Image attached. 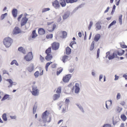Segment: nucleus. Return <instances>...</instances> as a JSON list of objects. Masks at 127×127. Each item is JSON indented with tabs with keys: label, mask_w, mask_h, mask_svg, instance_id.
<instances>
[{
	"label": "nucleus",
	"mask_w": 127,
	"mask_h": 127,
	"mask_svg": "<svg viewBox=\"0 0 127 127\" xmlns=\"http://www.w3.org/2000/svg\"><path fill=\"white\" fill-rule=\"evenodd\" d=\"M33 58L32 52H29L27 55L25 56L24 59L27 61H30Z\"/></svg>",
	"instance_id": "obj_4"
},
{
	"label": "nucleus",
	"mask_w": 127,
	"mask_h": 127,
	"mask_svg": "<svg viewBox=\"0 0 127 127\" xmlns=\"http://www.w3.org/2000/svg\"><path fill=\"white\" fill-rule=\"evenodd\" d=\"M12 42V39L9 37L5 38L3 40L4 44L6 47H9Z\"/></svg>",
	"instance_id": "obj_2"
},
{
	"label": "nucleus",
	"mask_w": 127,
	"mask_h": 127,
	"mask_svg": "<svg viewBox=\"0 0 127 127\" xmlns=\"http://www.w3.org/2000/svg\"><path fill=\"white\" fill-rule=\"evenodd\" d=\"M3 74H7L9 75L8 73L5 70H3Z\"/></svg>",
	"instance_id": "obj_62"
},
{
	"label": "nucleus",
	"mask_w": 127,
	"mask_h": 127,
	"mask_svg": "<svg viewBox=\"0 0 127 127\" xmlns=\"http://www.w3.org/2000/svg\"><path fill=\"white\" fill-rule=\"evenodd\" d=\"M110 8L109 7H108L106 10H105L104 12V13H105L108 12L109 11V9Z\"/></svg>",
	"instance_id": "obj_58"
},
{
	"label": "nucleus",
	"mask_w": 127,
	"mask_h": 127,
	"mask_svg": "<svg viewBox=\"0 0 127 127\" xmlns=\"http://www.w3.org/2000/svg\"><path fill=\"white\" fill-rule=\"evenodd\" d=\"M34 68L33 64H31L27 68V69L29 72H31L33 71Z\"/></svg>",
	"instance_id": "obj_12"
},
{
	"label": "nucleus",
	"mask_w": 127,
	"mask_h": 127,
	"mask_svg": "<svg viewBox=\"0 0 127 127\" xmlns=\"http://www.w3.org/2000/svg\"><path fill=\"white\" fill-rule=\"evenodd\" d=\"M38 32L39 34L42 35L45 34V31L43 29L39 28L38 29Z\"/></svg>",
	"instance_id": "obj_19"
},
{
	"label": "nucleus",
	"mask_w": 127,
	"mask_h": 127,
	"mask_svg": "<svg viewBox=\"0 0 127 127\" xmlns=\"http://www.w3.org/2000/svg\"><path fill=\"white\" fill-rule=\"evenodd\" d=\"M61 88V87H59L58 89L56 91V93H60H60L61 92V90H62Z\"/></svg>",
	"instance_id": "obj_42"
},
{
	"label": "nucleus",
	"mask_w": 127,
	"mask_h": 127,
	"mask_svg": "<svg viewBox=\"0 0 127 127\" xmlns=\"http://www.w3.org/2000/svg\"><path fill=\"white\" fill-rule=\"evenodd\" d=\"M60 93H57L54 94L53 96V100H56L58 99L60 97Z\"/></svg>",
	"instance_id": "obj_17"
},
{
	"label": "nucleus",
	"mask_w": 127,
	"mask_h": 127,
	"mask_svg": "<svg viewBox=\"0 0 127 127\" xmlns=\"http://www.w3.org/2000/svg\"><path fill=\"white\" fill-rule=\"evenodd\" d=\"M39 74V72L38 71H37L34 74V76L36 78H37Z\"/></svg>",
	"instance_id": "obj_43"
},
{
	"label": "nucleus",
	"mask_w": 127,
	"mask_h": 127,
	"mask_svg": "<svg viewBox=\"0 0 127 127\" xmlns=\"http://www.w3.org/2000/svg\"><path fill=\"white\" fill-rule=\"evenodd\" d=\"M115 78L114 79V80L115 81H116L119 78V77L118 76H117L116 75H115Z\"/></svg>",
	"instance_id": "obj_57"
},
{
	"label": "nucleus",
	"mask_w": 127,
	"mask_h": 127,
	"mask_svg": "<svg viewBox=\"0 0 127 127\" xmlns=\"http://www.w3.org/2000/svg\"><path fill=\"white\" fill-rule=\"evenodd\" d=\"M6 81H7L10 84V85L8 86L9 88L11 87L12 85H15L16 84V83L15 82H13L12 80L11 79H7Z\"/></svg>",
	"instance_id": "obj_9"
},
{
	"label": "nucleus",
	"mask_w": 127,
	"mask_h": 127,
	"mask_svg": "<svg viewBox=\"0 0 127 127\" xmlns=\"http://www.w3.org/2000/svg\"><path fill=\"white\" fill-rule=\"evenodd\" d=\"M18 50L19 51L22 53L23 54L26 53V50L25 48L22 47H20L18 48Z\"/></svg>",
	"instance_id": "obj_21"
},
{
	"label": "nucleus",
	"mask_w": 127,
	"mask_h": 127,
	"mask_svg": "<svg viewBox=\"0 0 127 127\" xmlns=\"http://www.w3.org/2000/svg\"><path fill=\"white\" fill-rule=\"evenodd\" d=\"M36 108V106L34 105V106L33 109V114H35V113Z\"/></svg>",
	"instance_id": "obj_46"
},
{
	"label": "nucleus",
	"mask_w": 127,
	"mask_h": 127,
	"mask_svg": "<svg viewBox=\"0 0 127 127\" xmlns=\"http://www.w3.org/2000/svg\"><path fill=\"white\" fill-rule=\"evenodd\" d=\"M85 4L84 3H82L78 6L77 7L78 8H82L84 6Z\"/></svg>",
	"instance_id": "obj_52"
},
{
	"label": "nucleus",
	"mask_w": 127,
	"mask_h": 127,
	"mask_svg": "<svg viewBox=\"0 0 127 127\" xmlns=\"http://www.w3.org/2000/svg\"><path fill=\"white\" fill-rule=\"evenodd\" d=\"M78 9V8L77 7L75 8L73 10L72 12L73 13H75Z\"/></svg>",
	"instance_id": "obj_61"
},
{
	"label": "nucleus",
	"mask_w": 127,
	"mask_h": 127,
	"mask_svg": "<svg viewBox=\"0 0 127 127\" xmlns=\"http://www.w3.org/2000/svg\"><path fill=\"white\" fill-rule=\"evenodd\" d=\"M121 47L123 48H127V46L123 44H120Z\"/></svg>",
	"instance_id": "obj_53"
},
{
	"label": "nucleus",
	"mask_w": 127,
	"mask_h": 127,
	"mask_svg": "<svg viewBox=\"0 0 127 127\" xmlns=\"http://www.w3.org/2000/svg\"><path fill=\"white\" fill-rule=\"evenodd\" d=\"M67 3H73L77 2L78 0H65Z\"/></svg>",
	"instance_id": "obj_25"
},
{
	"label": "nucleus",
	"mask_w": 127,
	"mask_h": 127,
	"mask_svg": "<svg viewBox=\"0 0 127 127\" xmlns=\"http://www.w3.org/2000/svg\"><path fill=\"white\" fill-rule=\"evenodd\" d=\"M56 65L57 64H53L52 65L51 67L53 68H54L56 67Z\"/></svg>",
	"instance_id": "obj_60"
},
{
	"label": "nucleus",
	"mask_w": 127,
	"mask_h": 127,
	"mask_svg": "<svg viewBox=\"0 0 127 127\" xmlns=\"http://www.w3.org/2000/svg\"><path fill=\"white\" fill-rule=\"evenodd\" d=\"M53 37V34H51L46 36V38H51Z\"/></svg>",
	"instance_id": "obj_48"
},
{
	"label": "nucleus",
	"mask_w": 127,
	"mask_h": 127,
	"mask_svg": "<svg viewBox=\"0 0 127 127\" xmlns=\"http://www.w3.org/2000/svg\"><path fill=\"white\" fill-rule=\"evenodd\" d=\"M100 35L99 34H97L95 36L94 40L95 41H98L100 38Z\"/></svg>",
	"instance_id": "obj_24"
},
{
	"label": "nucleus",
	"mask_w": 127,
	"mask_h": 127,
	"mask_svg": "<svg viewBox=\"0 0 127 127\" xmlns=\"http://www.w3.org/2000/svg\"><path fill=\"white\" fill-rule=\"evenodd\" d=\"M63 70V68H59L57 70V75H59L62 72Z\"/></svg>",
	"instance_id": "obj_31"
},
{
	"label": "nucleus",
	"mask_w": 127,
	"mask_h": 127,
	"mask_svg": "<svg viewBox=\"0 0 127 127\" xmlns=\"http://www.w3.org/2000/svg\"><path fill=\"white\" fill-rule=\"evenodd\" d=\"M2 118L4 121H7V115L6 113H4L2 115Z\"/></svg>",
	"instance_id": "obj_30"
},
{
	"label": "nucleus",
	"mask_w": 127,
	"mask_h": 127,
	"mask_svg": "<svg viewBox=\"0 0 127 127\" xmlns=\"http://www.w3.org/2000/svg\"><path fill=\"white\" fill-rule=\"evenodd\" d=\"M66 111V107L65 108H63L62 111V112L63 113H64Z\"/></svg>",
	"instance_id": "obj_64"
},
{
	"label": "nucleus",
	"mask_w": 127,
	"mask_h": 127,
	"mask_svg": "<svg viewBox=\"0 0 127 127\" xmlns=\"http://www.w3.org/2000/svg\"><path fill=\"white\" fill-rule=\"evenodd\" d=\"M51 52V47H49L45 51V53L47 55L50 54H49Z\"/></svg>",
	"instance_id": "obj_29"
},
{
	"label": "nucleus",
	"mask_w": 127,
	"mask_h": 127,
	"mask_svg": "<svg viewBox=\"0 0 127 127\" xmlns=\"http://www.w3.org/2000/svg\"><path fill=\"white\" fill-rule=\"evenodd\" d=\"M71 49L68 47H67L66 49V54L67 55H69L70 54L71 52Z\"/></svg>",
	"instance_id": "obj_26"
},
{
	"label": "nucleus",
	"mask_w": 127,
	"mask_h": 127,
	"mask_svg": "<svg viewBox=\"0 0 127 127\" xmlns=\"http://www.w3.org/2000/svg\"><path fill=\"white\" fill-rule=\"evenodd\" d=\"M95 44V42L93 41L91 45V47L90 49V50L91 51L94 48V45Z\"/></svg>",
	"instance_id": "obj_36"
},
{
	"label": "nucleus",
	"mask_w": 127,
	"mask_h": 127,
	"mask_svg": "<svg viewBox=\"0 0 127 127\" xmlns=\"http://www.w3.org/2000/svg\"><path fill=\"white\" fill-rule=\"evenodd\" d=\"M76 105L78 108L81 112L83 113L85 112V111L83 109V107L80 104H76Z\"/></svg>",
	"instance_id": "obj_22"
},
{
	"label": "nucleus",
	"mask_w": 127,
	"mask_h": 127,
	"mask_svg": "<svg viewBox=\"0 0 127 127\" xmlns=\"http://www.w3.org/2000/svg\"><path fill=\"white\" fill-rule=\"evenodd\" d=\"M56 25L55 24H54L51 25V26H49V28L47 29L48 31L49 32L53 31L56 28Z\"/></svg>",
	"instance_id": "obj_11"
},
{
	"label": "nucleus",
	"mask_w": 127,
	"mask_h": 127,
	"mask_svg": "<svg viewBox=\"0 0 127 127\" xmlns=\"http://www.w3.org/2000/svg\"><path fill=\"white\" fill-rule=\"evenodd\" d=\"M71 77V74H67L63 77V81L64 82H68L69 81Z\"/></svg>",
	"instance_id": "obj_6"
},
{
	"label": "nucleus",
	"mask_w": 127,
	"mask_h": 127,
	"mask_svg": "<svg viewBox=\"0 0 127 127\" xmlns=\"http://www.w3.org/2000/svg\"><path fill=\"white\" fill-rule=\"evenodd\" d=\"M122 15H121L120 16H119V22L121 25L122 24Z\"/></svg>",
	"instance_id": "obj_45"
},
{
	"label": "nucleus",
	"mask_w": 127,
	"mask_h": 127,
	"mask_svg": "<svg viewBox=\"0 0 127 127\" xmlns=\"http://www.w3.org/2000/svg\"><path fill=\"white\" fill-rule=\"evenodd\" d=\"M80 85L79 84L76 83L75 85L73 86L72 88V90L74 89V92L75 93L77 94L79 93L80 88L79 87Z\"/></svg>",
	"instance_id": "obj_5"
},
{
	"label": "nucleus",
	"mask_w": 127,
	"mask_h": 127,
	"mask_svg": "<svg viewBox=\"0 0 127 127\" xmlns=\"http://www.w3.org/2000/svg\"><path fill=\"white\" fill-rule=\"evenodd\" d=\"M100 22H97L95 24V29L96 31L100 30L101 28V26L100 25Z\"/></svg>",
	"instance_id": "obj_16"
},
{
	"label": "nucleus",
	"mask_w": 127,
	"mask_h": 127,
	"mask_svg": "<svg viewBox=\"0 0 127 127\" xmlns=\"http://www.w3.org/2000/svg\"><path fill=\"white\" fill-rule=\"evenodd\" d=\"M50 9L49 8H44L42 9V12L44 13L46 12L47 11L49 10Z\"/></svg>",
	"instance_id": "obj_41"
},
{
	"label": "nucleus",
	"mask_w": 127,
	"mask_h": 127,
	"mask_svg": "<svg viewBox=\"0 0 127 127\" xmlns=\"http://www.w3.org/2000/svg\"><path fill=\"white\" fill-rule=\"evenodd\" d=\"M12 15L15 18L17 17V10L16 9H14L12 11Z\"/></svg>",
	"instance_id": "obj_18"
},
{
	"label": "nucleus",
	"mask_w": 127,
	"mask_h": 127,
	"mask_svg": "<svg viewBox=\"0 0 127 127\" xmlns=\"http://www.w3.org/2000/svg\"><path fill=\"white\" fill-rule=\"evenodd\" d=\"M53 5L56 9L60 7L59 3L57 1H55L53 2Z\"/></svg>",
	"instance_id": "obj_13"
},
{
	"label": "nucleus",
	"mask_w": 127,
	"mask_h": 127,
	"mask_svg": "<svg viewBox=\"0 0 127 127\" xmlns=\"http://www.w3.org/2000/svg\"><path fill=\"white\" fill-rule=\"evenodd\" d=\"M93 22L91 21L90 22V24L89 25V26L88 27V29L89 30H90L91 28L93 25Z\"/></svg>",
	"instance_id": "obj_44"
},
{
	"label": "nucleus",
	"mask_w": 127,
	"mask_h": 127,
	"mask_svg": "<svg viewBox=\"0 0 127 127\" xmlns=\"http://www.w3.org/2000/svg\"><path fill=\"white\" fill-rule=\"evenodd\" d=\"M110 52L109 51H108L106 53V55L105 57L106 58H108V57L110 55Z\"/></svg>",
	"instance_id": "obj_54"
},
{
	"label": "nucleus",
	"mask_w": 127,
	"mask_h": 127,
	"mask_svg": "<svg viewBox=\"0 0 127 127\" xmlns=\"http://www.w3.org/2000/svg\"><path fill=\"white\" fill-rule=\"evenodd\" d=\"M117 54L115 53H113L112 55H109L108 57V58L109 60H111L113 59L115 57H117Z\"/></svg>",
	"instance_id": "obj_14"
},
{
	"label": "nucleus",
	"mask_w": 127,
	"mask_h": 127,
	"mask_svg": "<svg viewBox=\"0 0 127 127\" xmlns=\"http://www.w3.org/2000/svg\"><path fill=\"white\" fill-rule=\"evenodd\" d=\"M103 77V75L102 74L100 75L99 77V81H101V79Z\"/></svg>",
	"instance_id": "obj_55"
},
{
	"label": "nucleus",
	"mask_w": 127,
	"mask_h": 127,
	"mask_svg": "<svg viewBox=\"0 0 127 127\" xmlns=\"http://www.w3.org/2000/svg\"><path fill=\"white\" fill-rule=\"evenodd\" d=\"M23 15L22 14H21V15H20L18 18V20L19 21H20V19L22 18Z\"/></svg>",
	"instance_id": "obj_56"
},
{
	"label": "nucleus",
	"mask_w": 127,
	"mask_h": 127,
	"mask_svg": "<svg viewBox=\"0 0 127 127\" xmlns=\"http://www.w3.org/2000/svg\"><path fill=\"white\" fill-rule=\"evenodd\" d=\"M121 97V95L120 93H118L116 96V99L117 100H118L120 99Z\"/></svg>",
	"instance_id": "obj_40"
},
{
	"label": "nucleus",
	"mask_w": 127,
	"mask_h": 127,
	"mask_svg": "<svg viewBox=\"0 0 127 127\" xmlns=\"http://www.w3.org/2000/svg\"><path fill=\"white\" fill-rule=\"evenodd\" d=\"M61 32L63 35V38L66 37L67 35V32L65 31H61Z\"/></svg>",
	"instance_id": "obj_37"
},
{
	"label": "nucleus",
	"mask_w": 127,
	"mask_h": 127,
	"mask_svg": "<svg viewBox=\"0 0 127 127\" xmlns=\"http://www.w3.org/2000/svg\"><path fill=\"white\" fill-rule=\"evenodd\" d=\"M103 127H111V125L109 124H107L104 125Z\"/></svg>",
	"instance_id": "obj_50"
},
{
	"label": "nucleus",
	"mask_w": 127,
	"mask_h": 127,
	"mask_svg": "<svg viewBox=\"0 0 127 127\" xmlns=\"http://www.w3.org/2000/svg\"><path fill=\"white\" fill-rule=\"evenodd\" d=\"M32 34V38H34L37 36L35 30H34L33 31Z\"/></svg>",
	"instance_id": "obj_34"
},
{
	"label": "nucleus",
	"mask_w": 127,
	"mask_h": 127,
	"mask_svg": "<svg viewBox=\"0 0 127 127\" xmlns=\"http://www.w3.org/2000/svg\"><path fill=\"white\" fill-rule=\"evenodd\" d=\"M28 20V19L26 17H23L22 19L21 22V26H22L25 25Z\"/></svg>",
	"instance_id": "obj_7"
},
{
	"label": "nucleus",
	"mask_w": 127,
	"mask_h": 127,
	"mask_svg": "<svg viewBox=\"0 0 127 127\" xmlns=\"http://www.w3.org/2000/svg\"><path fill=\"white\" fill-rule=\"evenodd\" d=\"M100 50L99 48L97 50V58H98L99 56V54L100 53Z\"/></svg>",
	"instance_id": "obj_51"
},
{
	"label": "nucleus",
	"mask_w": 127,
	"mask_h": 127,
	"mask_svg": "<svg viewBox=\"0 0 127 127\" xmlns=\"http://www.w3.org/2000/svg\"><path fill=\"white\" fill-rule=\"evenodd\" d=\"M32 90L31 92L33 95L36 96L39 95V90L36 86L33 85L32 86Z\"/></svg>",
	"instance_id": "obj_3"
},
{
	"label": "nucleus",
	"mask_w": 127,
	"mask_h": 127,
	"mask_svg": "<svg viewBox=\"0 0 127 127\" xmlns=\"http://www.w3.org/2000/svg\"><path fill=\"white\" fill-rule=\"evenodd\" d=\"M125 51L124 50H121L118 52V55L119 56H121L123 54Z\"/></svg>",
	"instance_id": "obj_35"
},
{
	"label": "nucleus",
	"mask_w": 127,
	"mask_h": 127,
	"mask_svg": "<svg viewBox=\"0 0 127 127\" xmlns=\"http://www.w3.org/2000/svg\"><path fill=\"white\" fill-rule=\"evenodd\" d=\"M70 15V12L69 11H67L64 13L63 17V19H65L68 17Z\"/></svg>",
	"instance_id": "obj_15"
},
{
	"label": "nucleus",
	"mask_w": 127,
	"mask_h": 127,
	"mask_svg": "<svg viewBox=\"0 0 127 127\" xmlns=\"http://www.w3.org/2000/svg\"><path fill=\"white\" fill-rule=\"evenodd\" d=\"M70 100L68 99V98H67L65 99V105L67 107H68V105L69 104Z\"/></svg>",
	"instance_id": "obj_27"
},
{
	"label": "nucleus",
	"mask_w": 127,
	"mask_h": 127,
	"mask_svg": "<svg viewBox=\"0 0 127 127\" xmlns=\"http://www.w3.org/2000/svg\"><path fill=\"white\" fill-rule=\"evenodd\" d=\"M121 118L122 120L124 121L127 119L126 117L124 114H123L121 115Z\"/></svg>",
	"instance_id": "obj_28"
},
{
	"label": "nucleus",
	"mask_w": 127,
	"mask_h": 127,
	"mask_svg": "<svg viewBox=\"0 0 127 127\" xmlns=\"http://www.w3.org/2000/svg\"><path fill=\"white\" fill-rule=\"evenodd\" d=\"M59 44L58 43L54 42L52 45V48L54 50L58 49L59 47Z\"/></svg>",
	"instance_id": "obj_10"
},
{
	"label": "nucleus",
	"mask_w": 127,
	"mask_h": 127,
	"mask_svg": "<svg viewBox=\"0 0 127 127\" xmlns=\"http://www.w3.org/2000/svg\"><path fill=\"white\" fill-rule=\"evenodd\" d=\"M76 42L75 41H72L71 42L70 44V46H71L72 47V46L73 45H74V44H76Z\"/></svg>",
	"instance_id": "obj_49"
},
{
	"label": "nucleus",
	"mask_w": 127,
	"mask_h": 127,
	"mask_svg": "<svg viewBox=\"0 0 127 127\" xmlns=\"http://www.w3.org/2000/svg\"><path fill=\"white\" fill-rule=\"evenodd\" d=\"M51 118L49 112L46 110L43 113L41 116V119L39 118L38 121H39V125L38 126H45L46 122L49 123L51 120Z\"/></svg>",
	"instance_id": "obj_1"
},
{
	"label": "nucleus",
	"mask_w": 127,
	"mask_h": 127,
	"mask_svg": "<svg viewBox=\"0 0 127 127\" xmlns=\"http://www.w3.org/2000/svg\"><path fill=\"white\" fill-rule=\"evenodd\" d=\"M53 58V57L51 54H48L45 57L46 60L49 61L51 60Z\"/></svg>",
	"instance_id": "obj_23"
},
{
	"label": "nucleus",
	"mask_w": 127,
	"mask_h": 127,
	"mask_svg": "<svg viewBox=\"0 0 127 127\" xmlns=\"http://www.w3.org/2000/svg\"><path fill=\"white\" fill-rule=\"evenodd\" d=\"M10 117L11 119H15L16 118V116H10Z\"/></svg>",
	"instance_id": "obj_63"
},
{
	"label": "nucleus",
	"mask_w": 127,
	"mask_h": 127,
	"mask_svg": "<svg viewBox=\"0 0 127 127\" xmlns=\"http://www.w3.org/2000/svg\"><path fill=\"white\" fill-rule=\"evenodd\" d=\"M68 57L67 56H65L63 57L62 60L63 63H65L67 61Z\"/></svg>",
	"instance_id": "obj_33"
},
{
	"label": "nucleus",
	"mask_w": 127,
	"mask_h": 127,
	"mask_svg": "<svg viewBox=\"0 0 127 127\" xmlns=\"http://www.w3.org/2000/svg\"><path fill=\"white\" fill-rule=\"evenodd\" d=\"M116 23V21L115 20L113 21L109 25L108 27V28H109L111 27Z\"/></svg>",
	"instance_id": "obj_39"
},
{
	"label": "nucleus",
	"mask_w": 127,
	"mask_h": 127,
	"mask_svg": "<svg viewBox=\"0 0 127 127\" xmlns=\"http://www.w3.org/2000/svg\"><path fill=\"white\" fill-rule=\"evenodd\" d=\"M52 63V62H51L50 63L48 62L46 64L45 67H48L50 65V64Z\"/></svg>",
	"instance_id": "obj_59"
},
{
	"label": "nucleus",
	"mask_w": 127,
	"mask_h": 127,
	"mask_svg": "<svg viewBox=\"0 0 127 127\" xmlns=\"http://www.w3.org/2000/svg\"><path fill=\"white\" fill-rule=\"evenodd\" d=\"M21 30L18 27H15L13 31L14 34H16L21 32Z\"/></svg>",
	"instance_id": "obj_8"
},
{
	"label": "nucleus",
	"mask_w": 127,
	"mask_h": 127,
	"mask_svg": "<svg viewBox=\"0 0 127 127\" xmlns=\"http://www.w3.org/2000/svg\"><path fill=\"white\" fill-rule=\"evenodd\" d=\"M7 13H5L4 14L1 15L0 17V18L1 20L3 19L7 15Z\"/></svg>",
	"instance_id": "obj_38"
},
{
	"label": "nucleus",
	"mask_w": 127,
	"mask_h": 127,
	"mask_svg": "<svg viewBox=\"0 0 127 127\" xmlns=\"http://www.w3.org/2000/svg\"><path fill=\"white\" fill-rule=\"evenodd\" d=\"M9 95H8L6 94L1 99V101H3L7 99L9 97Z\"/></svg>",
	"instance_id": "obj_32"
},
{
	"label": "nucleus",
	"mask_w": 127,
	"mask_h": 127,
	"mask_svg": "<svg viewBox=\"0 0 127 127\" xmlns=\"http://www.w3.org/2000/svg\"><path fill=\"white\" fill-rule=\"evenodd\" d=\"M40 59L42 62H43L45 60L44 58L42 57L41 55H40Z\"/></svg>",
	"instance_id": "obj_47"
},
{
	"label": "nucleus",
	"mask_w": 127,
	"mask_h": 127,
	"mask_svg": "<svg viewBox=\"0 0 127 127\" xmlns=\"http://www.w3.org/2000/svg\"><path fill=\"white\" fill-rule=\"evenodd\" d=\"M59 3L63 7H65L66 5V3L65 0H60Z\"/></svg>",
	"instance_id": "obj_20"
}]
</instances>
